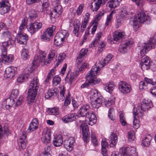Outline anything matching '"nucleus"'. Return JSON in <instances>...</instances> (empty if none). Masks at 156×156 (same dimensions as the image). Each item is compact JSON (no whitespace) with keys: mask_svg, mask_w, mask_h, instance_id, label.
<instances>
[{"mask_svg":"<svg viewBox=\"0 0 156 156\" xmlns=\"http://www.w3.org/2000/svg\"><path fill=\"white\" fill-rule=\"evenodd\" d=\"M27 22L25 19H23L19 27L17 38V42L20 44H25L28 39V36L26 34L23 33V30L25 28H27L28 31L33 34L40 29L42 26L41 23L37 21L30 23L27 26Z\"/></svg>","mask_w":156,"mask_h":156,"instance_id":"1","label":"nucleus"},{"mask_svg":"<svg viewBox=\"0 0 156 156\" xmlns=\"http://www.w3.org/2000/svg\"><path fill=\"white\" fill-rule=\"evenodd\" d=\"M156 47V41L153 38H151L147 43L142 44L140 48V54L141 58L140 65L143 70H148L149 68L150 61L149 58L145 55L150 49Z\"/></svg>","mask_w":156,"mask_h":156,"instance_id":"2","label":"nucleus"},{"mask_svg":"<svg viewBox=\"0 0 156 156\" xmlns=\"http://www.w3.org/2000/svg\"><path fill=\"white\" fill-rule=\"evenodd\" d=\"M100 69V67L95 65L92 66L90 70L87 74L86 76V82L81 86V87L83 88L89 85H93L99 83L101 80L95 77L98 73Z\"/></svg>","mask_w":156,"mask_h":156,"instance_id":"3","label":"nucleus"},{"mask_svg":"<svg viewBox=\"0 0 156 156\" xmlns=\"http://www.w3.org/2000/svg\"><path fill=\"white\" fill-rule=\"evenodd\" d=\"M90 107L88 104L84 105L81 106L78 112V115L82 117H85L83 122H87L88 124L92 125L96 122V117L92 112H90Z\"/></svg>","mask_w":156,"mask_h":156,"instance_id":"4","label":"nucleus"},{"mask_svg":"<svg viewBox=\"0 0 156 156\" xmlns=\"http://www.w3.org/2000/svg\"><path fill=\"white\" fill-rule=\"evenodd\" d=\"M39 85L38 79L36 77H34L30 84L28 91L27 98L28 105H30L34 102Z\"/></svg>","mask_w":156,"mask_h":156,"instance_id":"5","label":"nucleus"},{"mask_svg":"<svg viewBox=\"0 0 156 156\" xmlns=\"http://www.w3.org/2000/svg\"><path fill=\"white\" fill-rule=\"evenodd\" d=\"M55 55L54 50L50 51L48 56V61H45L46 58V54L45 52L41 51L40 55L39 56L37 55H35L34 58L33 64L38 66L41 63H43L45 65H47L51 62V60Z\"/></svg>","mask_w":156,"mask_h":156,"instance_id":"6","label":"nucleus"},{"mask_svg":"<svg viewBox=\"0 0 156 156\" xmlns=\"http://www.w3.org/2000/svg\"><path fill=\"white\" fill-rule=\"evenodd\" d=\"M149 16L146 15L144 11L140 10L134 16L133 20V25L134 28H136V31L139 28L140 23H143L146 21L149 20Z\"/></svg>","mask_w":156,"mask_h":156,"instance_id":"7","label":"nucleus"},{"mask_svg":"<svg viewBox=\"0 0 156 156\" xmlns=\"http://www.w3.org/2000/svg\"><path fill=\"white\" fill-rule=\"evenodd\" d=\"M14 41L12 39H9L7 41L2 43L1 48L2 52L1 55L2 59L5 62H10L13 60V56L12 55H7V48Z\"/></svg>","mask_w":156,"mask_h":156,"instance_id":"8","label":"nucleus"},{"mask_svg":"<svg viewBox=\"0 0 156 156\" xmlns=\"http://www.w3.org/2000/svg\"><path fill=\"white\" fill-rule=\"evenodd\" d=\"M69 35L67 30H63L58 32L56 34L54 41L57 45H62L64 41L67 40Z\"/></svg>","mask_w":156,"mask_h":156,"instance_id":"9","label":"nucleus"},{"mask_svg":"<svg viewBox=\"0 0 156 156\" xmlns=\"http://www.w3.org/2000/svg\"><path fill=\"white\" fill-rule=\"evenodd\" d=\"M152 106V102L150 100L145 99L142 104L138 105L135 112L138 114L140 113L141 115L140 116L141 118L143 115L144 112L146 110H148Z\"/></svg>","mask_w":156,"mask_h":156,"instance_id":"10","label":"nucleus"},{"mask_svg":"<svg viewBox=\"0 0 156 156\" xmlns=\"http://www.w3.org/2000/svg\"><path fill=\"white\" fill-rule=\"evenodd\" d=\"M119 152L123 156H136L137 155L136 148L131 146L121 148Z\"/></svg>","mask_w":156,"mask_h":156,"instance_id":"11","label":"nucleus"},{"mask_svg":"<svg viewBox=\"0 0 156 156\" xmlns=\"http://www.w3.org/2000/svg\"><path fill=\"white\" fill-rule=\"evenodd\" d=\"M55 26H52L48 28L41 36V39L43 41H49L51 37L53 36V32L55 29Z\"/></svg>","mask_w":156,"mask_h":156,"instance_id":"12","label":"nucleus"},{"mask_svg":"<svg viewBox=\"0 0 156 156\" xmlns=\"http://www.w3.org/2000/svg\"><path fill=\"white\" fill-rule=\"evenodd\" d=\"M54 6V9L50 12V16L51 19L58 17L62 12V7L60 5L57 4Z\"/></svg>","mask_w":156,"mask_h":156,"instance_id":"13","label":"nucleus"},{"mask_svg":"<svg viewBox=\"0 0 156 156\" xmlns=\"http://www.w3.org/2000/svg\"><path fill=\"white\" fill-rule=\"evenodd\" d=\"M17 73V68L15 67L7 68L5 71L4 76L10 79L12 78Z\"/></svg>","mask_w":156,"mask_h":156,"instance_id":"14","label":"nucleus"},{"mask_svg":"<svg viewBox=\"0 0 156 156\" xmlns=\"http://www.w3.org/2000/svg\"><path fill=\"white\" fill-rule=\"evenodd\" d=\"M119 90L123 94H127L130 91V85L125 82L123 81L120 82L119 83Z\"/></svg>","mask_w":156,"mask_h":156,"instance_id":"15","label":"nucleus"},{"mask_svg":"<svg viewBox=\"0 0 156 156\" xmlns=\"http://www.w3.org/2000/svg\"><path fill=\"white\" fill-rule=\"evenodd\" d=\"M10 4L8 1L4 0L0 2V13L3 14L10 10Z\"/></svg>","mask_w":156,"mask_h":156,"instance_id":"16","label":"nucleus"},{"mask_svg":"<svg viewBox=\"0 0 156 156\" xmlns=\"http://www.w3.org/2000/svg\"><path fill=\"white\" fill-rule=\"evenodd\" d=\"M41 141L44 144L49 143L51 140V133L50 129H46L43 131Z\"/></svg>","mask_w":156,"mask_h":156,"instance_id":"17","label":"nucleus"},{"mask_svg":"<svg viewBox=\"0 0 156 156\" xmlns=\"http://www.w3.org/2000/svg\"><path fill=\"white\" fill-rule=\"evenodd\" d=\"M125 34L124 32L116 31L113 35V40L112 42L114 44H118L120 41L124 38Z\"/></svg>","mask_w":156,"mask_h":156,"instance_id":"18","label":"nucleus"},{"mask_svg":"<svg viewBox=\"0 0 156 156\" xmlns=\"http://www.w3.org/2000/svg\"><path fill=\"white\" fill-rule=\"evenodd\" d=\"M133 43V42L132 39L126 40L122 43V45L120 47L119 49V51L122 53L126 52L127 51V47L129 46Z\"/></svg>","mask_w":156,"mask_h":156,"instance_id":"19","label":"nucleus"},{"mask_svg":"<svg viewBox=\"0 0 156 156\" xmlns=\"http://www.w3.org/2000/svg\"><path fill=\"white\" fill-rule=\"evenodd\" d=\"M14 104V100L10 98H7L3 101L2 104V107L4 109H8L12 106Z\"/></svg>","mask_w":156,"mask_h":156,"instance_id":"20","label":"nucleus"},{"mask_svg":"<svg viewBox=\"0 0 156 156\" xmlns=\"http://www.w3.org/2000/svg\"><path fill=\"white\" fill-rule=\"evenodd\" d=\"M26 133L25 132H22L19 136V139L21 140L20 141V145L22 149L26 147L27 143V136L26 135Z\"/></svg>","mask_w":156,"mask_h":156,"instance_id":"21","label":"nucleus"},{"mask_svg":"<svg viewBox=\"0 0 156 156\" xmlns=\"http://www.w3.org/2000/svg\"><path fill=\"white\" fill-rule=\"evenodd\" d=\"M80 23L79 20H75L73 25L74 29L73 33L75 35L78 37L79 34V29Z\"/></svg>","mask_w":156,"mask_h":156,"instance_id":"22","label":"nucleus"},{"mask_svg":"<svg viewBox=\"0 0 156 156\" xmlns=\"http://www.w3.org/2000/svg\"><path fill=\"white\" fill-rule=\"evenodd\" d=\"M33 63L34 61L32 62L30 65L26 67L24 70L23 73H24L25 74L27 75L28 78L29 74L31 73L32 71L34 70L35 68H36L39 65H38V66H37L35 65H34Z\"/></svg>","mask_w":156,"mask_h":156,"instance_id":"23","label":"nucleus"},{"mask_svg":"<svg viewBox=\"0 0 156 156\" xmlns=\"http://www.w3.org/2000/svg\"><path fill=\"white\" fill-rule=\"evenodd\" d=\"M76 119L75 114L73 113L68 114L64 116L62 119V120L66 123L71 122Z\"/></svg>","mask_w":156,"mask_h":156,"instance_id":"24","label":"nucleus"},{"mask_svg":"<svg viewBox=\"0 0 156 156\" xmlns=\"http://www.w3.org/2000/svg\"><path fill=\"white\" fill-rule=\"evenodd\" d=\"M4 130L2 129V126L0 125V140L2 138H5V136H7L9 133L8 127L5 126L4 127Z\"/></svg>","mask_w":156,"mask_h":156,"instance_id":"25","label":"nucleus"},{"mask_svg":"<svg viewBox=\"0 0 156 156\" xmlns=\"http://www.w3.org/2000/svg\"><path fill=\"white\" fill-rule=\"evenodd\" d=\"M117 136L116 134L114 133L112 134L109 140V143L111 147H113L115 146L117 142Z\"/></svg>","mask_w":156,"mask_h":156,"instance_id":"26","label":"nucleus"},{"mask_svg":"<svg viewBox=\"0 0 156 156\" xmlns=\"http://www.w3.org/2000/svg\"><path fill=\"white\" fill-rule=\"evenodd\" d=\"M91 98L93 100L100 99L101 100L102 97L101 95V94L98 92V90L96 89H93L91 90Z\"/></svg>","mask_w":156,"mask_h":156,"instance_id":"27","label":"nucleus"},{"mask_svg":"<svg viewBox=\"0 0 156 156\" xmlns=\"http://www.w3.org/2000/svg\"><path fill=\"white\" fill-rule=\"evenodd\" d=\"M68 144H67L65 146L67 150L69 151H72L74 143L75 142V140L73 138L71 137L69 139Z\"/></svg>","mask_w":156,"mask_h":156,"instance_id":"28","label":"nucleus"},{"mask_svg":"<svg viewBox=\"0 0 156 156\" xmlns=\"http://www.w3.org/2000/svg\"><path fill=\"white\" fill-rule=\"evenodd\" d=\"M131 13L129 9L126 7H123L122 8L120 16L123 18H125L127 16L129 15Z\"/></svg>","mask_w":156,"mask_h":156,"instance_id":"29","label":"nucleus"},{"mask_svg":"<svg viewBox=\"0 0 156 156\" xmlns=\"http://www.w3.org/2000/svg\"><path fill=\"white\" fill-rule=\"evenodd\" d=\"M94 5L92 4L90 8L93 11H97L99 8L102 3V0H94Z\"/></svg>","mask_w":156,"mask_h":156,"instance_id":"30","label":"nucleus"},{"mask_svg":"<svg viewBox=\"0 0 156 156\" xmlns=\"http://www.w3.org/2000/svg\"><path fill=\"white\" fill-rule=\"evenodd\" d=\"M58 92L57 89L56 88H55L54 90L49 89L47 93H45V98L47 99L49 98L52 97L54 95V93L57 94Z\"/></svg>","mask_w":156,"mask_h":156,"instance_id":"31","label":"nucleus"},{"mask_svg":"<svg viewBox=\"0 0 156 156\" xmlns=\"http://www.w3.org/2000/svg\"><path fill=\"white\" fill-rule=\"evenodd\" d=\"M101 145L102 154L103 156H107V155L106 154L107 151L106 148L108 147V142L105 140H102Z\"/></svg>","mask_w":156,"mask_h":156,"instance_id":"32","label":"nucleus"},{"mask_svg":"<svg viewBox=\"0 0 156 156\" xmlns=\"http://www.w3.org/2000/svg\"><path fill=\"white\" fill-rule=\"evenodd\" d=\"M133 114L134 116L133 121V127L135 129H137L140 126V123L139 121L136 119V116L137 115L139 116V114L136 112H134V111H133Z\"/></svg>","mask_w":156,"mask_h":156,"instance_id":"33","label":"nucleus"},{"mask_svg":"<svg viewBox=\"0 0 156 156\" xmlns=\"http://www.w3.org/2000/svg\"><path fill=\"white\" fill-rule=\"evenodd\" d=\"M54 146L56 147L60 146L63 143L62 138L61 136H59L55 138L53 140Z\"/></svg>","mask_w":156,"mask_h":156,"instance_id":"34","label":"nucleus"},{"mask_svg":"<svg viewBox=\"0 0 156 156\" xmlns=\"http://www.w3.org/2000/svg\"><path fill=\"white\" fill-rule=\"evenodd\" d=\"M152 139V137L151 135H148L145 137L144 140H142V145L145 147L148 146L150 144Z\"/></svg>","mask_w":156,"mask_h":156,"instance_id":"35","label":"nucleus"},{"mask_svg":"<svg viewBox=\"0 0 156 156\" xmlns=\"http://www.w3.org/2000/svg\"><path fill=\"white\" fill-rule=\"evenodd\" d=\"M94 100V101L91 102V105L93 108H98L102 105L101 100L100 99Z\"/></svg>","mask_w":156,"mask_h":156,"instance_id":"36","label":"nucleus"},{"mask_svg":"<svg viewBox=\"0 0 156 156\" xmlns=\"http://www.w3.org/2000/svg\"><path fill=\"white\" fill-rule=\"evenodd\" d=\"M66 56V54L64 53H60L58 57V62L56 63L55 67H58L59 64L62 62L65 59Z\"/></svg>","mask_w":156,"mask_h":156,"instance_id":"37","label":"nucleus"},{"mask_svg":"<svg viewBox=\"0 0 156 156\" xmlns=\"http://www.w3.org/2000/svg\"><path fill=\"white\" fill-rule=\"evenodd\" d=\"M75 76L73 73H71L70 74L68 73L66 77L65 80L69 84H71L74 80Z\"/></svg>","mask_w":156,"mask_h":156,"instance_id":"38","label":"nucleus"},{"mask_svg":"<svg viewBox=\"0 0 156 156\" xmlns=\"http://www.w3.org/2000/svg\"><path fill=\"white\" fill-rule=\"evenodd\" d=\"M88 51V49L87 48H83L80 50L79 55L77 58L78 62H80L81 61L80 60L83 57L87 54Z\"/></svg>","mask_w":156,"mask_h":156,"instance_id":"39","label":"nucleus"},{"mask_svg":"<svg viewBox=\"0 0 156 156\" xmlns=\"http://www.w3.org/2000/svg\"><path fill=\"white\" fill-rule=\"evenodd\" d=\"M49 3H46V4H42V10H39V9L37 10V11L38 12H45L46 11V13L47 14H49Z\"/></svg>","mask_w":156,"mask_h":156,"instance_id":"40","label":"nucleus"},{"mask_svg":"<svg viewBox=\"0 0 156 156\" xmlns=\"http://www.w3.org/2000/svg\"><path fill=\"white\" fill-rule=\"evenodd\" d=\"M115 86L113 82H110L104 87V89L107 92H109L113 90Z\"/></svg>","mask_w":156,"mask_h":156,"instance_id":"41","label":"nucleus"},{"mask_svg":"<svg viewBox=\"0 0 156 156\" xmlns=\"http://www.w3.org/2000/svg\"><path fill=\"white\" fill-rule=\"evenodd\" d=\"M29 17L32 20L35 19L37 17L38 14L37 12L34 9H31L29 12Z\"/></svg>","mask_w":156,"mask_h":156,"instance_id":"42","label":"nucleus"},{"mask_svg":"<svg viewBox=\"0 0 156 156\" xmlns=\"http://www.w3.org/2000/svg\"><path fill=\"white\" fill-rule=\"evenodd\" d=\"M112 103H113V101L110 98L108 100L103 98L101 99L102 105L108 107L110 106Z\"/></svg>","mask_w":156,"mask_h":156,"instance_id":"43","label":"nucleus"},{"mask_svg":"<svg viewBox=\"0 0 156 156\" xmlns=\"http://www.w3.org/2000/svg\"><path fill=\"white\" fill-rule=\"evenodd\" d=\"M28 78L27 75L23 73L19 76L17 80L18 82L21 83L24 82L26 78Z\"/></svg>","mask_w":156,"mask_h":156,"instance_id":"44","label":"nucleus"},{"mask_svg":"<svg viewBox=\"0 0 156 156\" xmlns=\"http://www.w3.org/2000/svg\"><path fill=\"white\" fill-rule=\"evenodd\" d=\"M135 133L133 131L128 132V138L129 141H134L135 139Z\"/></svg>","mask_w":156,"mask_h":156,"instance_id":"45","label":"nucleus"},{"mask_svg":"<svg viewBox=\"0 0 156 156\" xmlns=\"http://www.w3.org/2000/svg\"><path fill=\"white\" fill-rule=\"evenodd\" d=\"M38 126V125L31 122L29 126L27 131L28 132L33 131L37 129Z\"/></svg>","mask_w":156,"mask_h":156,"instance_id":"46","label":"nucleus"},{"mask_svg":"<svg viewBox=\"0 0 156 156\" xmlns=\"http://www.w3.org/2000/svg\"><path fill=\"white\" fill-rule=\"evenodd\" d=\"M48 111L51 115H57L59 114V110L57 108H49Z\"/></svg>","mask_w":156,"mask_h":156,"instance_id":"47","label":"nucleus"},{"mask_svg":"<svg viewBox=\"0 0 156 156\" xmlns=\"http://www.w3.org/2000/svg\"><path fill=\"white\" fill-rule=\"evenodd\" d=\"M61 81L60 77L58 76H55L53 79L52 81V85L53 86H56L58 84L60 83Z\"/></svg>","mask_w":156,"mask_h":156,"instance_id":"48","label":"nucleus"},{"mask_svg":"<svg viewBox=\"0 0 156 156\" xmlns=\"http://www.w3.org/2000/svg\"><path fill=\"white\" fill-rule=\"evenodd\" d=\"M28 51L27 49H24L23 50V51L21 54V56L22 59L24 60H26L28 58L29 56L28 55Z\"/></svg>","mask_w":156,"mask_h":156,"instance_id":"49","label":"nucleus"},{"mask_svg":"<svg viewBox=\"0 0 156 156\" xmlns=\"http://www.w3.org/2000/svg\"><path fill=\"white\" fill-rule=\"evenodd\" d=\"M108 115L111 120H115V116L114 115V111L113 108H109Z\"/></svg>","mask_w":156,"mask_h":156,"instance_id":"50","label":"nucleus"},{"mask_svg":"<svg viewBox=\"0 0 156 156\" xmlns=\"http://www.w3.org/2000/svg\"><path fill=\"white\" fill-rule=\"evenodd\" d=\"M83 123H82L80 125V127L82 129L83 133H88L89 131V129L88 126L84 122H83Z\"/></svg>","mask_w":156,"mask_h":156,"instance_id":"51","label":"nucleus"},{"mask_svg":"<svg viewBox=\"0 0 156 156\" xmlns=\"http://www.w3.org/2000/svg\"><path fill=\"white\" fill-rule=\"evenodd\" d=\"M120 121L122 126H125L127 124L125 118L124 117V114L121 113L119 115Z\"/></svg>","mask_w":156,"mask_h":156,"instance_id":"52","label":"nucleus"},{"mask_svg":"<svg viewBox=\"0 0 156 156\" xmlns=\"http://www.w3.org/2000/svg\"><path fill=\"white\" fill-rule=\"evenodd\" d=\"M112 57L113 55H112L110 54H108L103 61V63L105 65H103L102 67H103L105 65L108 64L109 63V62L112 58Z\"/></svg>","mask_w":156,"mask_h":156,"instance_id":"53","label":"nucleus"},{"mask_svg":"<svg viewBox=\"0 0 156 156\" xmlns=\"http://www.w3.org/2000/svg\"><path fill=\"white\" fill-rule=\"evenodd\" d=\"M19 94V91L18 89H15L12 90L11 95L13 98H16Z\"/></svg>","mask_w":156,"mask_h":156,"instance_id":"54","label":"nucleus"},{"mask_svg":"<svg viewBox=\"0 0 156 156\" xmlns=\"http://www.w3.org/2000/svg\"><path fill=\"white\" fill-rule=\"evenodd\" d=\"M92 24H94L93 27L91 30V33L93 34L97 29L98 23L97 21L95 20L93 21Z\"/></svg>","mask_w":156,"mask_h":156,"instance_id":"55","label":"nucleus"},{"mask_svg":"<svg viewBox=\"0 0 156 156\" xmlns=\"http://www.w3.org/2000/svg\"><path fill=\"white\" fill-rule=\"evenodd\" d=\"M132 1L135 2L136 5L140 7L143 6L144 3L143 0H132Z\"/></svg>","mask_w":156,"mask_h":156,"instance_id":"56","label":"nucleus"},{"mask_svg":"<svg viewBox=\"0 0 156 156\" xmlns=\"http://www.w3.org/2000/svg\"><path fill=\"white\" fill-rule=\"evenodd\" d=\"M147 85L145 82L141 81L140 83L139 88L140 90L147 89Z\"/></svg>","mask_w":156,"mask_h":156,"instance_id":"57","label":"nucleus"},{"mask_svg":"<svg viewBox=\"0 0 156 156\" xmlns=\"http://www.w3.org/2000/svg\"><path fill=\"white\" fill-rule=\"evenodd\" d=\"M69 95L70 96L69 94L67 96H66V99L64 102V106H67L70 103L71 99Z\"/></svg>","mask_w":156,"mask_h":156,"instance_id":"58","label":"nucleus"},{"mask_svg":"<svg viewBox=\"0 0 156 156\" xmlns=\"http://www.w3.org/2000/svg\"><path fill=\"white\" fill-rule=\"evenodd\" d=\"M11 34L10 32L6 30L2 33V36L3 38H9Z\"/></svg>","mask_w":156,"mask_h":156,"instance_id":"59","label":"nucleus"},{"mask_svg":"<svg viewBox=\"0 0 156 156\" xmlns=\"http://www.w3.org/2000/svg\"><path fill=\"white\" fill-rule=\"evenodd\" d=\"M144 81L147 85V84H150L154 85L156 84L155 82L153 81L152 80L146 77H145Z\"/></svg>","mask_w":156,"mask_h":156,"instance_id":"60","label":"nucleus"},{"mask_svg":"<svg viewBox=\"0 0 156 156\" xmlns=\"http://www.w3.org/2000/svg\"><path fill=\"white\" fill-rule=\"evenodd\" d=\"M124 19L122 18L120 15L117 18L116 22L118 26H120L122 23H123Z\"/></svg>","mask_w":156,"mask_h":156,"instance_id":"61","label":"nucleus"},{"mask_svg":"<svg viewBox=\"0 0 156 156\" xmlns=\"http://www.w3.org/2000/svg\"><path fill=\"white\" fill-rule=\"evenodd\" d=\"M53 71V72H54L53 70H51V72H49L48 74V75L47 77V78H46V80H45V81L48 83L49 80H50L51 79V78L53 76L54 73H53L52 72V71Z\"/></svg>","mask_w":156,"mask_h":156,"instance_id":"62","label":"nucleus"},{"mask_svg":"<svg viewBox=\"0 0 156 156\" xmlns=\"http://www.w3.org/2000/svg\"><path fill=\"white\" fill-rule=\"evenodd\" d=\"M112 17L110 16H107L106 22L105 23L106 26H107L110 25L111 23V20L112 19Z\"/></svg>","mask_w":156,"mask_h":156,"instance_id":"63","label":"nucleus"},{"mask_svg":"<svg viewBox=\"0 0 156 156\" xmlns=\"http://www.w3.org/2000/svg\"><path fill=\"white\" fill-rule=\"evenodd\" d=\"M83 138L85 142H88L89 140L88 133H83Z\"/></svg>","mask_w":156,"mask_h":156,"instance_id":"64","label":"nucleus"}]
</instances>
